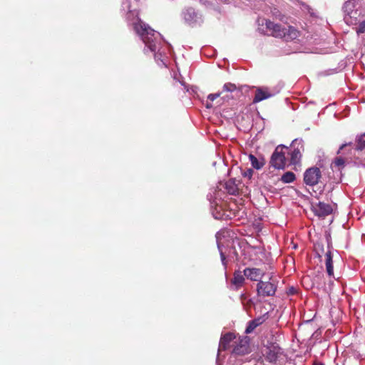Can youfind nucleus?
<instances>
[{
  "instance_id": "1",
  "label": "nucleus",
  "mask_w": 365,
  "mask_h": 365,
  "mask_svg": "<svg viewBox=\"0 0 365 365\" xmlns=\"http://www.w3.org/2000/svg\"><path fill=\"white\" fill-rule=\"evenodd\" d=\"M133 1L138 3L139 0ZM121 10L126 11L128 24L132 25L135 34L144 43V52L147 53L150 51L153 53L158 65L166 67L168 55L171 49L170 45L164 41L159 32L153 29L138 17V11L135 8H133L131 0H123Z\"/></svg>"
},
{
  "instance_id": "2",
  "label": "nucleus",
  "mask_w": 365,
  "mask_h": 365,
  "mask_svg": "<svg viewBox=\"0 0 365 365\" xmlns=\"http://www.w3.org/2000/svg\"><path fill=\"white\" fill-rule=\"evenodd\" d=\"M257 315L252 319V331L257 327L262 336L255 342L252 346V360L256 363L255 365H274L281 356V349L274 343L267 339L270 327L268 325L269 319V311L265 307L259 305L255 307Z\"/></svg>"
},
{
  "instance_id": "3",
  "label": "nucleus",
  "mask_w": 365,
  "mask_h": 365,
  "mask_svg": "<svg viewBox=\"0 0 365 365\" xmlns=\"http://www.w3.org/2000/svg\"><path fill=\"white\" fill-rule=\"evenodd\" d=\"M231 178L227 181H220L212 187L207 195L210 211L215 219L226 220L230 217L227 195H240L250 197L251 190L247 185Z\"/></svg>"
},
{
  "instance_id": "4",
  "label": "nucleus",
  "mask_w": 365,
  "mask_h": 365,
  "mask_svg": "<svg viewBox=\"0 0 365 365\" xmlns=\"http://www.w3.org/2000/svg\"><path fill=\"white\" fill-rule=\"evenodd\" d=\"M224 233L225 232H218L216 234V240L227 277L226 270L229 262L240 261L245 265L251 262V247L246 240L226 237Z\"/></svg>"
},
{
  "instance_id": "5",
  "label": "nucleus",
  "mask_w": 365,
  "mask_h": 365,
  "mask_svg": "<svg viewBox=\"0 0 365 365\" xmlns=\"http://www.w3.org/2000/svg\"><path fill=\"white\" fill-rule=\"evenodd\" d=\"M259 27L258 29L264 34L276 38H283L286 41H292L300 36V31L294 26L283 27L281 24H275L267 19L258 20Z\"/></svg>"
},
{
  "instance_id": "6",
  "label": "nucleus",
  "mask_w": 365,
  "mask_h": 365,
  "mask_svg": "<svg viewBox=\"0 0 365 365\" xmlns=\"http://www.w3.org/2000/svg\"><path fill=\"white\" fill-rule=\"evenodd\" d=\"M262 240L256 238V244L252 243V261L256 265L269 266V254L265 251L262 245Z\"/></svg>"
},
{
  "instance_id": "7",
  "label": "nucleus",
  "mask_w": 365,
  "mask_h": 365,
  "mask_svg": "<svg viewBox=\"0 0 365 365\" xmlns=\"http://www.w3.org/2000/svg\"><path fill=\"white\" fill-rule=\"evenodd\" d=\"M287 147L284 145H279L275 148L270 159V165L276 169H284L287 163V158L285 157L286 150Z\"/></svg>"
},
{
  "instance_id": "8",
  "label": "nucleus",
  "mask_w": 365,
  "mask_h": 365,
  "mask_svg": "<svg viewBox=\"0 0 365 365\" xmlns=\"http://www.w3.org/2000/svg\"><path fill=\"white\" fill-rule=\"evenodd\" d=\"M277 285L272 280H259L257 284V294L259 297H270L274 295Z\"/></svg>"
},
{
  "instance_id": "9",
  "label": "nucleus",
  "mask_w": 365,
  "mask_h": 365,
  "mask_svg": "<svg viewBox=\"0 0 365 365\" xmlns=\"http://www.w3.org/2000/svg\"><path fill=\"white\" fill-rule=\"evenodd\" d=\"M251 277V268L247 267L241 271L236 270L234 273V277L231 280L230 289L237 290L243 285L245 277L249 279Z\"/></svg>"
},
{
  "instance_id": "10",
  "label": "nucleus",
  "mask_w": 365,
  "mask_h": 365,
  "mask_svg": "<svg viewBox=\"0 0 365 365\" xmlns=\"http://www.w3.org/2000/svg\"><path fill=\"white\" fill-rule=\"evenodd\" d=\"M321 176L320 169L317 167H312L308 168L304 172V182L306 185L313 186L319 182Z\"/></svg>"
},
{
  "instance_id": "11",
  "label": "nucleus",
  "mask_w": 365,
  "mask_h": 365,
  "mask_svg": "<svg viewBox=\"0 0 365 365\" xmlns=\"http://www.w3.org/2000/svg\"><path fill=\"white\" fill-rule=\"evenodd\" d=\"M311 210L315 215L319 217H325L333 212L332 206L323 202L312 203Z\"/></svg>"
},
{
  "instance_id": "12",
  "label": "nucleus",
  "mask_w": 365,
  "mask_h": 365,
  "mask_svg": "<svg viewBox=\"0 0 365 365\" xmlns=\"http://www.w3.org/2000/svg\"><path fill=\"white\" fill-rule=\"evenodd\" d=\"M182 16L185 21L188 25L192 26L200 24L202 21L201 16L198 14L192 7L185 9L182 11Z\"/></svg>"
},
{
  "instance_id": "13",
  "label": "nucleus",
  "mask_w": 365,
  "mask_h": 365,
  "mask_svg": "<svg viewBox=\"0 0 365 365\" xmlns=\"http://www.w3.org/2000/svg\"><path fill=\"white\" fill-rule=\"evenodd\" d=\"M292 150L290 153V163L296 165L297 164L302 158V151H304V145L302 140L295 139L291 144Z\"/></svg>"
},
{
  "instance_id": "14",
  "label": "nucleus",
  "mask_w": 365,
  "mask_h": 365,
  "mask_svg": "<svg viewBox=\"0 0 365 365\" xmlns=\"http://www.w3.org/2000/svg\"><path fill=\"white\" fill-rule=\"evenodd\" d=\"M250 351V338L244 336L239 339L238 344L234 347L232 353L235 355H245Z\"/></svg>"
},
{
  "instance_id": "15",
  "label": "nucleus",
  "mask_w": 365,
  "mask_h": 365,
  "mask_svg": "<svg viewBox=\"0 0 365 365\" xmlns=\"http://www.w3.org/2000/svg\"><path fill=\"white\" fill-rule=\"evenodd\" d=\"M268 266H262L260 268H252V281L269 279L272 278L271 273H267Z\"/></svg>"
},
{
  "instance_id": "16",
  "label": "nucleus",
  "mask_w": 365,
  "mask_h": 365,
  "mask_svg": "<svg viewBox=\"0 0 365 365\" xmlns=\"http://www.w3.org/2000/svg\"><path fill=\"white\" fill-rule=\"evenodd\" d=\"M235 338V335L232 332H227L225 334H222L219 343V347L217 351V358L219 357L220 352L225 351L229 348L230 343Z\"/></svg>"
},
{
  "instance_id": "17",
  "label": "nucleus",
  "mask_w": 365,
  "mask_h": 365,
  "mask_svg": "<svg viewBox=\"0 0 365 365\" xmlns=\"http://www.w3.org/2000/svg\"><path fill=\"white\" fill-rule=\"evenodd\" d=\"M272 96V94L270 93L267 88H257L255 91L254 99L252 100V103L260 102Z\"/></svg>"
},
{
  "instance_id": "18",
  "label": "nucleus",
  "mask_w": 365,
  "mask_h": 365,
  "mask_svg": "<svg viewBox=\"0 0 365 365\" xmlns=\"http://www.w3.org/2000/svg\"><path fill=\"white\" fill-rule=\"evenodd\" d=\"M325 264L327 272L329 276L334 275V269H333V261L331 253L330 251H328L325 255Z\"/></svg>"
},
{
  "instance_id": "19",
  "label": "nucleus",
  "mask_w": 365,
  "mask_h": 365,
  "mask_svg": "<svg viewBox=\"0 0 365 365\" xmlns=\"http://www.w3.org/2000/svg\"><path fill=\"white\" fill-rule=\"evenodd\" d=\"M296 179V175L293 172L287 171L281 177V181L284 183H291Z\"/></svg>"
},
{
  "instance_id": "20",
  "label": "nucleus",
  "mask_w": 365,
  "mask_h": 365,
  "mask_svg": "<svg viewBox=\"0 0 365 365\" xmlns=\"http://www.w3.org/2000/svg\"><path fill=\"white\" fill-rule=\"evenodd\" d=\"M240 299L244 309L247 312L248 315H250L251 299H250L245 294H242L240 296Z\"/></svg>"
},
{
  "instance_id": "21",
  "label": "nucleus",
  "mask_w": 365,
  "mask_h": 365,
  "mask_svg": "<svg viewBox=\"0 0 365 365\" xmlns=\"http://www.w3.org/2000/svg\"><path fill=\"white\" fill-rule=\"evenodd\" d=\"M331 166L341 171L345 166V160L341 157H336L332 162Z\"/></svg>"
},
{
  "instance_id": "22",
  "label": "nucleus",
  "mask_w": 365,
  "mask_h": 365,
  "mask_svg": "<svg viewBox=\"0 0 365 365\" xmlns=\"http://www.w3.org/2000/svg\"><path fill=\"white\" fill-rule=\"evenodd\" d=\"M265 164V160L264 158H257L252 155V168L257 170L261 169Z\"/></svg>"
},
{
  "instance_id": "23",
  "label": "nucleus",
  "mask_w": 365,
  "mask_h": 365,
  "mask_svg": "<svg viewBox=\"0 0 365 365\" xmlns=\"http://www.w3.org/2000/svg\"><path fill=\"white\" fill-rule=\"evenodd\" d=\"M365 148V133L361 135L356 140V150H362Z\"/></svg>"
},
{
  "instance_id": "24",
  "label": "nucleus",
  "mask_w": 365,
  "mask_h": 365,
  "mask_svg": "<svg viewBox=\"0 0 365 365\" xmlns=\"http://www.w3.org/2000/svg\"><path fill=\"white\" fill-rule=\"evenodd\" d=\"M237 86L235 84L232 83H226L224 84L222 88V91L226 92H233L237 90Z\"/></svg>"
},
{
  "instance_id": "25",
  "label": "nucleus",
  "mask_w": 365,
  "mask_h": 365,
  "mask_svg": "<svg viewBox=\"0 0 365 365\" xmlns=\"http://www.w3.org/2000/svg\"><path fill=\"white\" fill-rule=\"evenodd\" d=\"M240 170L241 174L244 178H247L248 180H251V168H241Z\"/></svg>"
},
{
  "instance_id": "26",
  "label": "nucleus",
  "mask_w": 365,
  "mask_h": 365,
  "mask_svg": "<svg viewBox=\"0 0 365 365\" xmlns=\"http://www.w3.org/2000/svg\"><path fill=\"white\" fill-rule=\"evenodd\" d=\"M260 220H261V218H259V221H257L256 222L252 223V230H255L257 233L262 230Z\"/></svg>"
},
{
  "instance_id": "27",
  "label": "nucleus",
  "mask_w": 365,
  "mask_h": 365,
  "mask_svg": "<svg viewBox=\"0 0 365 365\" xmlns=\"http://www.w3.org/2000/svg\"><path fill=\"white\" fill-rule=\"evenodd\" d=\"M365 32V21L361 22L356 28V33L358 34H363Z\"/></svg>"
},
{
  "instance_id": "28",
  "label": "nucleus",
  "mask_w": 365,
  "mask_h": 365,
  "mask_svg": "<svg viewBox=\"0 0 365 365\" xmlns=\"http://www.w3.org/2000/svg\"><path fill=\"white\" fill-rule=\"evenodd\" d=\"M220 93H218L209 94L207 96V99L210 100V101H213L216 98H217L220 96Z\"/></svg>"
},
{
  "instance_id": "29",
  "label": "nucleus",
  "mask_w": 365,
  "mask_h": 365,
  "mask_svg": "<svg viewBox=\"0 0 365 365\" xmlns=\"http://www.w3.org/2000/svg\"><path fill=\"white\" fill-rule=\"evenodd\" d=\"M239 90L241 93H248L250 91V87L248 86H242L239 88Z\"/></svg>"
},
{
  "instance_id": "30",
  "label": "nucleus",
  "mask_w": 365,
  "mask_h": 365,
  "mask_svg": "<svg viewBox=\"0 0 365 365\" xmlns=\"http://www.w3.org/2000/svg\"><path fill=\"white\" fill-rule=\"evenodd\" d=\"M245 333L246 334H250L251 333V320L248 321L247 323V327L245 329Z\"/></svg>"
},
{
  "instance_id": "31",
  "label": "nucleus",
  "mask_w": 365,
  "mask_h": 365,
  "mask_svg": "<svg viewBox=\"0 0 365 365\" xmlns=\"http://www.w3.org/2000/svg\"><path fill=\"white\" fill-rule=\"evenodd\" d=\"M297 293V290L294 287H292L289 289L288 294H294Z\"/></svg>"
},
{
  "instance_id": "32",
  "label": "nucleus",
  "mask_w": 365,
  "mask_h": 365,
  "mask_svg": "<svg viewBox=\"0 0 365 365\" xmlns=\"http://www.w3.org/2000/svg\"><path fill=\"white\" fill-rule=\"evenodd\" d=\"M350 144L351 143L341 145V147L339 148V150L338 151V153L340 152L341 150L344 149L346 145H350Z\"/></svg>"
},
{
  "instance_id": "33",
  "label": "nucleus",
  "mask_w": 365,
  "mask_h": 365,
  "mask_svg": "<svg viewBox=\"0 0 365 365\" xmlns=\"http://www.w3.org/2000/svg\"><path fill=\"white\" fill-rule=\"evenodd\" d=\"M212 107V103H208V102H207V103H206V108H211Z\"/></svg>"
},
{
  "instance_id": "34",
  "label": "nucleus",
  "mask_w": 365,
  "mask_h": 365,
  "mask_svg": "<svg viewBox=\"0 0 365 365\" xmlns=\"http://www.w3.org/2000/svg\"><path fill=\"white\" fill-rule=\"evenodd\" d=\"M246 155H247L249 160H250V161H251V153H246Z\"/></svg>"
},
{
  "instance_id": "35",
  "label": "nucleus",
  "mask_w": 365,
  "mask_h": 365,
  "mask_svg": "<svg viewBox=\"0 0 365 365\" xmlns=\"http://www.w3.org/2000/svg\"><path fill=\"white\" fill-rule=\"evenodd\" d=\"M241 234L242 235H245L244 232L242 231H241ZM247 235V234H246ZM248 236L250 237V235H248Z\"/></svg>"
},
{
  "instance_id": "36",
  "label": "nucleus",
  "mask_w": 365,
  "mask_h": 365,
  "mask_svg": "<svg viewBox=\"0 0 365 365\" xmlns=\"http://www.w3.org/2000/svg\"><path fill=\"white\" fill-rule=\"evenodd\" d=\"M315 365H324V364H323L319 363V364H315Z\"/></svg>"
}]
</instances>
